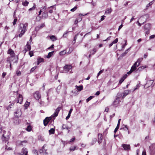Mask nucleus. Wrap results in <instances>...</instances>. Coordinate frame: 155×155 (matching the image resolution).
<instances>
[{
  "label": "nucleus",
  "mask_w": 155,
  "mask_h": 155,
  "mask_svg": "<svg viewBox=\"0 0 155 155\" xmlns=\"http://www.w3.org/2000/svg\"><path fill=\"white\" fill-rule=\"evenodd\" d=\"M28 25V24L27 23L25 24L21 23L19 25L18 28V31L20 33L18 35V36L20 38L27 31Z\"/></svg>",
  "instance_id": "obj_1"
},
{
  "label": "nucleus",
  "mask_w": 155,
  "mask_h": 155,
  "mask_svg": "<svg viewBox=\"0 0 155 155\" xmlns=\"http://www.w3.org/2000/svg\"><path fill=\"white\" fill-rule=\"evenodd\" d=\"M151 28V24L150 23L146 24L144 25V29L146 31L145 33V35H148L149 34Z\"/></svg>",
  "instance_id": "obj_2"
},
{
  "label": "nucleus",
  "mask_w": 155,
  "mask_h": 155,
  "mask_svg": "<svg viewBox=\"0 0 155 155\" xmlns=\"http://www.w3.org/2000/svg\"><path fill=\"white\" fill-rule=\"evenodd\" d=\"M150 153V155H154L155 153V147L153 144L151 145L149 147Z\"/></svg>",
  "instance_id": "obj_3"
},
{
  "label": "nucleus",
  "mask_w": 155,
  "mask_h": 155,
  "mask_svg": "<svg viewBox=\"0 0 155 155\" xmlns=\"http://www.w3.org/2000/svg\"><path fill=\"white\" fill-rule=\"evenodd\" d=\"M28 150L27 149L25 148H23L21 151V153H18V155H28Z\"/></svg>",
  "instance_id": "obj_4"
},
{
  "label": "nucleus",
  "mask_w": 155,
  "mask_h": 155,
  "mask_svg": "<svg viewBox=\"0 0 155 155\" xmlns=\"http://www.w3.org/2000/svg\"><path fill=\"white\" fill-rule=\"evenodd\" d=\"M15 116L17 118L20 117L21 115V110L19 109L17 110L14 113Z\"/></svg>",
  "instance_id": "obj_5"
},
{
  "label": "nucleus",
  "mask_w": 155,
  "mask_h": 155,
  "mask_svg": "<svg viewBox=\"0 0 155 155\" xmlns=\"http://www.w3.org/2000/svg\"><path fill=\"white\" fill-rule=\"evenodd\" d=\"M34 98L37 100H39L41 98V95L39 91H37L34 94Z\"/></svg>",
  "instance_id": "obj_6"
},
{
  "label": "nucleus",
  "mask_w": 155,
  "mask_h": 155,
  "mask_svg": "<svg viewBox=\"0 0 155 155\" xmlns=\"http://www.w3.org/2000/svg\"><path fill=\"white\" fill-rule=\"evenodd\" d=\"M51 117H47L43 120V124L45 126H47L48 123L51 120Z\"/></svg>",
  "instance_id": "obj_7"
},
{
  "label": "nucleus",
  "mask_w": 155,
  "mask_h": 155,
  "mask_svg": "<svg viewBox=\"0 0 155 155\" xmlns=\"http://www.w3.org/2000/svg\"><path fill=\"white\" fill-rule=\"evenodd\" d=\"M72 66L71 65H65L64 67V69L65 71V72H68L69 71V70L72 69Z\"/></svg>",
  "instance_id": "obj_8"
},
{
  "label": "nucleus",
  "mask_w": 155,
  "mask_h": 155,
  "mask_svg": "<svg viewBox=\"0 0 155 155\" xmlns=\"http://www.w3.org/2000/svg\"><path fill=\"white\" fill-rule=\"evenodd\" d=\"M31 49V46L30 45V42H27V44L26 46H25V52H26L27 51H30Z\"/></svg>",
  "instance_id": "obj_9"
},
{
  "label": "nucleus",
  "mask_w": 155,
  "mask_h": 155,
  "mask_svg": "<svg viewBox=\"0 0 155 155\" xmlns=\"http://www.w3.org/2000/svg\"><path fill=\"white\" fill-rule=\"evenodd\" d=\"M120 102V98L119 97H117L113 102V104L115 107L117 106Z\"/></svg>",
  "instance_id": "obj_10"
},
{
  "label": "nucleus",
  "mask_w": 155,
  "mask_h": 155,
  "mask_svg": "<svg viewBox=\"0 0 155 155\" xmlns=\"http://www.w3.org/2000/svg\"><path fill=\"white\" fill-rule=\"evenodd\" d=\"M17 99L18 100L17 103H19L21 104L23 100V98L22 95L20 94H19L18 95V96L17 97Z\"/></svg>",
  "instance_id": "obj_11"
},
{
  "label": "nucleus",
  "mask_w": 155,
  "mask_h": 155,
  "mask_svg": "<svg viewBox=\"0 0 155 155\" xmlns=\"http://www.w3.org/2000/svg\"><path fill=\"white\" fill-rule=\"evenodd\" d=\"M122 146L124 148V150H127L130 149V146L129 144H122Z\"/></svg>",
  "instance_id": "obj_12"
},
{
  "label": "nucleus",
  "mask_w": 155,
  "mask_h": 155,
  "mask_svg": "<svg viewBox=\"0 0 155 155\" xmlns=\"http://www.w3.org/2000/svg\"><path fill=\"white\" fill-rule=\"evenodd\" d=\"M16 100H14L12 102L11 101L9 103L11 104H9L8 106L7 107V109L8 110L11 108L13 107L14 104L16 102Z\"/></svg>",
  "instance_id": "obj_13"
},
{
  "label": "nucleus",
  "mask_w": 155,
  "mask_h": 155,
  "mask_svg": "<svg viewBox=\"0 0 155 155\" xmlns=\"http://www.w3.org/2000/svg\"><path fill=\"white\" fill-rule=\"evenodd\" d=\"M8 58H12V60H10L11 63L12 62H13V63H17L18 60V57H15V56L14 57H8Z\"/></svg>",
  "instance_id": "obj_14"
},
{
  "label": "nucleus",
  "mask_w": 155,
  "mask_h": 155,
  "mask_svg": "<svg viewBox=\"0 0 155 155\" xmlns=\"http://www.w3.org/2000/svg\"><path fill=\"white\" fill-rule=\"evenodd\" d=\"M102 136L101 134H99L98 135V142L100 144L102 141Z\"/></svg>",
  "instance_id": "obj_15"
},
{
  "label": "nucleus",
  "mask_w": 155,
  "mask_h": 155,
  "mask_svg": "<svg viewBox=\"0 0 155 155\" xmlns=\"http://www.w3.org/2000/svg\"><path fill=\"white\" fill-rule=\"evenodd\" d=\"M8 53L10 55L11 57H14L15 56V54L14 51L11 49H10L8 50Z\"/></svg>",
  "instance_id": "obj_16"
},
{
  "label": "nucleus",
  "mask_w": 155,
  "mask_h": 155,
  "mask_svg": "<svg viewBox=\"0 0 155 155\" xmlns=\"http://www.w3.org/2000/svg\"><path fill=\"white\" fill-rule=\"evenodd\" d=\"M153 83V81L152 80H149L147 81L145 85H147L148 87L150 86Z\"/></svg>",
  "instance_id": "obj_17"
},
{
  "label": "nucleus",
  "mask_w": 155,
  "mask_h": 155,
  "mask_svg": "<svg viewBox=\"0 0 155 155\" xmlns=\"http://www.w3.org/2000/svg\"><path fill=\"white\" fill-rule=\"evenodd\" d=\"M1 139L3 141L6 143L7 141H8V137L5 136L4 134H3L2 136Z\"/></svg>",
  "instance_id": "obj_18"
},
{
  "label": "nucleus",
  "mask_w": 155,
  "mask_h": 155,
  "mask_svg": "<svg viewBox=\"0 0 155 155\" xmlns=\"http://www.w3.org/2000/svg\"><path fill=\"white\" fill-rule=\"evenodd\" d=\"M14 123L16 125L20 123L19 120L18 118H14L13 120Z\"/></svg>",
  "instance_id": "obj_19"
},
{
  "label": "nucleus",
  "mask_w": 155,
  "mask_h": 155,
  "mask_svg": "<svg viewBox=\"0 0 155 155\" xmlns=\"http://www.w3.org/2000/svg\"><path fill=\"white\" fill-rule=\"evenodd\" d=\"M130 91L128 90H125L123 93V95L122 96L123 98L125 97L129 93Z\"/></svg>",
  "instance_id": "obj_20"
},
{
  "label": "nucleus",
  "mask_w": 155,
  "mask_h": 155,
  "mask_svg": "<svg viewBox=\"0 0 155 155\" xmlns=\"http://www.w3.org/2000/svg\"><path fill=\"white\" fill-rule=\"evenodd\" d=\"M55 127H54V128H52L51 129L49 130V132L50 134H54V133Z\"/></svg>",
  "instance_id": "obj_21"
},
{
  "label": "nucleus",
  "mask_w": 155,
  "mask_h": 155,
  "mask_svg": "<svg viewBox=\"0 0 155 155\" xmlns=\"http://www.w3.org/2000/svg\"><path fill=\"white\" fill-rule=\"evenodd\" d=\"M73 110V109H70L69 111L68 114V116L66 117V120H67L69 119V118H70L71 116V112Z\"/></svg>",
  "instance_id": "obj_22"
},
{
  "label": "nucleus",
  "mask_w": 155,
  "mask_h": 155,
  "mask_svg": "<svg viewBox=\"0 0 155 155\" xmlns=\"http://www.w3.org/2000/svg\"><path fill=\"white\" fill-rule=\"evenodd\" d=\"M54 52V51H52L49 52L47 56V58H49L51 57L53 55Z\"/></svg>",
  "instance_id": "obj_23"
},
{
  "label": "nucleus",
  "mask_w": 155,
  "mask_h": 155,
  "mask_svg": "<svg viewBox=\"0 0 155 155\" xmlns=\"http://www.w3.org/2000/svg\"><path fill=\"white\" fill-rule=\"evenodd\" d=\"M38 63L37 64L38 65L40 63L43 62L44 61V59L43 58H38L37 59Z\"/></svg>",
  "instance_id": "obj_24"
},
{
  "label": "nucleus",
  "mask_w": 155,
  "mask_h": 155,
  "mask_svg": "<svg viewBox=\"0 0 155 155\" xmlns=\"http://www.w3.org/2000/svg\"><path fill=\"white\" fill-rule=\"evenodd\" d=\"M42 17L44 18H47L48 16V12H44L42 13Z\"/></svg>",
  "instance_id": "obj_25"
},
{
  "label": "nucleus",
  "mask_w": 155,
  "mask_h": 155,
  "mask_svg": "<svg viewBox=\"0 0 155 155\" xmlns=\"http://www.w3.org/2000/svg\"><path fill=\"white\" fill-rule=\"evenodd\" d=\"M70 128V127H68V126L66 124H63L62 127V130L66 129L68 130Z\"/></svg>",
  "instance_id": "obj_26"
},
{
  "label": "nucleus",
  "mask_w": 155,
  "mask_h": 155,
  "mask_svg": "<svg viewBox=\"0 0 155 155\" xmlns=\"http://www.w3.org/2000/svg\"><path fill=\"white\" fill-rule=\"evenodd\" d=\"M76 88L78 91H81L83 89V86L82 85H80L79 86L76 85Z\"/></svg>",
  "instance_id": "obj_27"
},
{
  "label": "nucleus",
  "mask_w": 155,
  "mask_h": 155,
  "mask_svg": "<svg viewBox=\"0 0 155 155\" xmlns=\"http://www.w3.org/2000/svg\"><path fill=\"white\" fill-rule=\"evenodd\" d=\"M112 11V10L111 8H108L105 12V14H109Z\"/></svg>",
  "instance_id": "obj_28"
},
{
  "label": "nucleus",
  "mask_w": 155,
  "mask_h": 155,
  "mask_svg": "<svg viewBox=\"0 0 155 155\" xmlns=\"http://www.w3.org/2000/svg\"><path fill=\"white\" fill-rule=\"evenodd\" d=\"M50 38L51 40L53 41H55L57 39L56 38L54 35L50 36Z\"/></svg>",
  "instance_id": "obj_29"
},
{
  "label": "nucleus",
  "mask_w": 155,
  "mask_h": 155,
  "mask_svg": "<svg viewBox=\"0 0 155 155\" xmlns=\"http://www.w3.org/2000/svg\"><path fill=\"white\" fill-rule=\"evenodd\" d=\"M12 58H8L7 59V61H8V63H9L10 64V70L12 69V65H11V61H10V60H12Z\"/></svg>",
  "instance_id": "obj_30"
},
{
  "label": "nucleus",
  "mask_w": 155,
  "mask_h": 155,
  "mask_svg": "<svg viewBox=\"0 0 155 155\" xmlns=\"http://www.w3.org/2000/svg\"><path fill=\"white\" fill-rule=\"evenodd\" d=\"M97 50L96 48H94L91 51L90 53L92 55H94L95 54Z\"/></svg>",
  "instance_id": "obj_31"
},
{
  "label": "nucleus",
  "mask_w": 155,
  "mask_h": 155,
  "mask_svg": "<svg viewBox=\"0 0 155 155\" xmlns=\"http://www.w3.org/2000/svg\"><path fill=\"white\" fill-rule=\"evenodd\" d=\"M146 67L144 66H142L139 68L137 69V71H141L143 69L146 68Z\"/></svg>",
  "instance_id": "obj_32"
},
{
  "label": "nucleus",
  "mask_w": 155,
  "mask_h": 155,
  "mask_svg": "<svg viewBox=\"0 0 155 155\" xmlns=\"http://www.w3.org/2000/svg\"><path fill=\"white\" fill-rule=\"evenodd\" d=\"M32 127L30 125L28 126L27 128H26V130L28 131H30L31 130Z\"/></svg>",
  "instance_id": "obj_33"
},
{
  "label": "nucleus",
  "mask_w": 155,
  "mask_h": 155,
  "mask_svg": "<svg viewBox=\"0 0 155 155\" xmlns=\"http://www.w3.org/2000/svg\"><path fill=\"white\" fill-rule=\"evenodd\" d=\"M28 3V2L27 1H25V2H22V5L24 6H27Z\"/></svg>",
  "instance_id": "obj_34"
},
{
  "label": "nucleus",
  "mask_w": 155,
  "mask_h": 155,
  "mask_svg": "<svg viewBox=\"0 0 155 155\" xmlns=\"http://www.w3.org/2000/svg\"><path fill=\"white\" fill-rule=\"evenodd\" d=\"M66 53V51L65 50H64L60 52L59 53V54L60 55H63L64 54H65Z\"/></svg>",
  "instance_id": "obj_35"
},
{
  "label": "nucleus",
  "mask_w": 155,
  "mask_h": 155,
  "mask_svg": "<svg viewBox=\"0 0 155 155\" xmlns=\"http://www.w3.org/2000/svg\"><path fill=\"white\" fill-rule=\"evenodd\" d=\"M143 60V58H139L137 61V63H138L137 66H139L140 64V62L142 61Z\"/></svg>",
  "instance_id": "obj_36"
},
{
  "label": "nucleus",
  "mask_w": 155,
  "mask_h": 155,
  "mask_svg": "<svg viewBox=\"0 0 155 155\" xmlns=\"http://www.w3.org/2000/svg\"><path fill=\"white\" fill-rule=\"evenodd\" d=\"M97 141V139L96 138H94L93 139L92 142L91 143V145H93Z\"/></svg>",
  "instance_id": "obj_37"
},
{
  "label": "nucleus",
  "mask_w": 155,
  "mask_h": 155,
  "mask_svg": "<svg viewBox=\"0 0 155 155\" xmlns=\"http://www.w3.org/2000/svg\"><path fill=\"white\" fill-rule=\"evenodd\" d=\"M45 145H44L42 147V149L40 150L39 152L40 153H44V150H45Z\"/></svg>",
  "instance_id": "obj_38"
},
{
  "label": "nucleus",
  "mask_w": 155,
  "mask_h": 155,
  "mask_svg": "<svg viewBox=\"0 0 155 155\" xmlns=\"http://www.w3.org/2000/svg\"><path fill=\"white\" fill-rule=\"evenodd\" d=\"M94 97L93 96H90L86 100L87 103L89 101H90L92 98H93Z\"/></svg>",
  "instance_id": "obj_39"
},
{
  "label": "nucleus",
  "mask_w": 155,
  "mask_h": 155,
  "mask_svg": "<svg viewBox=\"0 0 155 155\" xmlns=\"http://www.w3.org/2000/svg\"><path fill=\"white\" fill-rule=\"evenodd\" d=\"M32 152L35 155H38V151L37 150H33Z\"/></svg>",
  "instance_id": "obj_40"
},
{
  "label": "nucleus",
  "mask_w": 155,
  "mask_h": 155,
  "mask_svg": "<svg viewBox=\"0 0 155 155\" xmlns=\"http://www.w3.org/2000/svg\"><path fill=\"white\" fill-rule=\"evenodd\" d=\"M119 126H120L119 125L117 124V126L115 128V129L114 131V133H115L117 131V130H118V129L119 128Z\"/></svg>",
  "instance_id": "obj_41"
},
{
  "label": "nucleus",
  "mask_w": 155,
  "mask_h": 155,
  "mask_svg": "<svg viewBox=\"0 0 155 155\" xmlns=\"http://www.w3.org/2000/svg\"><path fill=\"white\" fill-rule=\"evenodd\" d=\"M37 68V67L36 66L32 68L30 70V72L31 73L33 72Z\"/></svg>",
  "instance_id": "obj_42"
},
{
  "label": "nucleus",
  "mask_w": 155,
  "mask_h": 155,
  "mask_svg": "<svg viewBox=\"0 0 155 155\" xmlns=\"http://www.w3.org/2000/svg\"><path fill=\"white\" fill-rule=\"evenodd\" d=\"M76 148V146H75L74 147H70L69 148V150L71 151H74Z\"/></svg>",
  "instance_id": "obj_43"
},
{
  "label": "nucleus",
  "mask_w": 155,
  "mask_h": 155,
  "mask_svg": "<svg viewBox=\"0 0 155 155\" xmlns=\"http://www.w3.org/2000/svg\"><path fill=\"white\" fill-rule=\"evenodd\" d=\"M61 109L60 107H58L55 110V111L58 114L60 110Z\"/></svg>",
  "instance_id": "obj_44"
},
{
  "label": "nucleus",
  "mask_w": 155,
  "mask_h": 155,
  "mask_svg": "<svg viewBox=\"0 0 155 155\" xmlns=\"http://www.w3.org/2000/svg\"><path fill=\"white\" fill-rule=\"evenodd\" d=\"M69 32V31H66V32L64 33L63 35V37L64 38H66L68 36V33Z\"/></svg>",
  "instance_id": "obj_45"
},
{
  "label": "nucleus",
  "mask_w": 155,
  "mask_h": 155,
  "mask_svg": "<svg viewBox=\"0 0 155 155\" xmlns=\"http://www.w3.org/2000/svg\"><path fill=\"white\" fill-rule=\"evenodd\" d=\"M137 69V68L132 66L130 70L132 71V72L135 70Z\"/></svg>",
  "instance_id": "obj_46"
},
{
  "label": "nucleus",
  "mask_w": 155,
  "mask_h": 155,
  "mask_svg": "<svg viewBox=\"0 0 155 155\" xmlns=\"http://www.w3.org/2000/svg\"><path fill=\"white\" fill-rule=\"evenodd\" d=\"M153 1H152V2H150L149 4H148L146 6V8L147 9V8H148L149 6H150V5H152V4H153Z\"/></svg>",
  "instance_id": "obj_47"
},
{
  "label": "nucleus",
  "mask_w": 155,
  "mask_h": 155,
  "mask_svg": "<svg viewBox=\"0 0 155 155\" xmlns=\"http://www.w3.org/2000/svg\"><path fill=\"white\" fill-rule=\"evenodd\" d=\"M58 114L55 111L54 114L52 115L53 117H55L58 116Z\"/></svg>",
  "instance_id": "obj_48"
},
{
  "label": "nucleus",
  "mask_w": 155,
  "mask_h": 155,
  "mask_svg": "<svg viewBox=\"0 0 155 155\" xmlns=\"http://www.w3.org/2000/svg\"><path fill=\"white\" fill-rule=\"evenodd\" d=\"M104 71V70L103 69L101 71H100L97 74V77H98L101 74H102L103 72Z\"/></svg>",
  "instance_id": "obj_49"
},
{
  "label": "nucleus",
  "mask_w": 155,
  "mask_h": 155,
  "mask_svg": "<svg viewBox=\"0 0 155 155\" xmlns=\"http://www.w3.org/2000/svg\"><path fill=\"white\" fill-rule=\"evenodd\" d=\"M45 26V24L44 23H42L41 25L38 27L39 28H41Z\"/></svg>",
  "instance_id": "obj_50"
},
{
  "label": "nucleus",
  "mask_w": 155,
  "mask_h": 155,
  "mask_svg": "<svg viewBox=\"0 0 155 155\" xmlns=\"http://www.w3.org/2000/svg\"><path fill=\"white\" fill-rule=\"evenodd\" d=\"M17 21V18H15L14 20V21L13 22V25H15L16 24V22Z\"/></svg>",
  "instance_id": "obj_51"
},
{
  "label": "nucleus",
  "mask_w": 155,
  "mask_h": 155,
  "mask_svg": "<svg viewBox=\"0 0 155 155\" xmlns=\"http://www.w3.org/2000/svg\"><path fill=\"white\" fill-rule=\"evenodd\" d=\"M77 7L75 6L74 8L71 9V12H73L74 11H75V10H76V9H77Z\"/></svg>",
  "instance_id": "obj_52"
},
{
  "label": "nucleus",
  "mask_w": 155,
  "mask_h": 155,
  "mask_svg": "<svg viewBox=\"0 0 155 155\" xmlns=\"http://www.w3.org/2000/svg\"><path fill=\"white\" fill-rule=\"evenodd\" d=\"M35 5L34 4V6H33V7L32 8H30L28 10L29 11H31L32 10L34 9H35Z\"/></svg>",
  "instance_id": "obj_53"
},
{
  "label": "nucleus",
  "mask_w": 155,
  "mask_h": 155,
  "mask_svg": "<svg viewBox=\"0 0 155 155\" xmlns=\"http://www.w3.org/2000/svg\"><path fill=\"white\" fill-rule=\"evenodd\" d=\"M124 80V79L122 77L119 81V83L120 84H121Z\"/></svg>",
  "instance_id": "obj_54"
},
{
  "label": "nucleus",
  "mask_w": 155,
  "mask_h": 155,
  "mask_svg": "<svg viewBox=\"0 0 155 155\" xmlns=\"http://www.w3.org/2000/svg\"><path fill=\"white\" fill-rule=\"evenodd\" d=\"M118 41V38H116L114 41H113V42L114 44H116L117 43Z\"/></svg>",
  "instance_id": "obj_55"
},
{
  "label": "nucleus",
  "mask_w": 155,
  "mask_h": 155,
  "mask_svg": "<svg viewBox=\"0 0 155 155\" xmlns=\"http://www.w3.org/2000/svg\"><path fill=\"white\" fill-rule=\"evenodd\" d=\"M29 54L31 57L33 55V51H30L29 52Z\"/></svg>",
  "instance_id": "obj_56"
},
{
  "label": "nucleus",
  "mask_w": 155,
  "mask_h": 155,
  "mask_svg": "<svg viewBox=\"0 0 155 155\" xmlns=\"http://www.w3.org/2000/svg\"><path fill=\"white\" fill-rule=\"evenodd\" d=\"M78 34H79V33H78L77 34H76L75 35V36L74 37V40L76 41V40L77 38V37H78Z\"/></svg>",
  "instance_id": "obj_57"
},
{
  "label": "nucleus",
  "mask_w": 155,
  "mask_h": 155,
  "mask_svg": "<svg viewBox=\"0 0 155 155\" xmlns=\"http://www.w3.org/2000/svg\"><path fill=\"white\" fill-rule=\"evenodd\" d=\"M27 143V140H23L20 141V143L21 145H22V143Z\"/></svg>",
  "instance_id": "obj_58"
},
{
  "label": "nucleus",
  "mask_w": 155,
  "mask_h": 155,
  "mask_svg": "<svg viewBox=\"0 0 155 155\" xmlns=\"http://www.w3.org/2000/svg\"><path fill=\"white\" fill-rule=\"evenodd\" d=\"M126 52H124L122 54H121L120 55V56L121 57H124V56H125L126 55Z\"/></svg>",
  "instance_id": "obj_59"
},
{
  "label": "nucleus",
  "mask_w": 155,
  "mask_h": 155,
  "mask_svg": "<svg viewBox=\"0 0 155 155\" xmlns=\"http://www.w3.org/2000/svg\"><path fill=\"white\" fill-rule=\"evenodd\" d=\"M76 19L78 21H79V22H80V21H81L82 20V18L80 17H79L78 18H77Z\"/></svg>",
  "instance_id": "obj_60"
},
{
  "label": "nucleus",
  "mask_w": 155,
  "mask_h": 155,
  "mask_svg": "<svg viewBox=\"0 0 155 155\" xmlns=\"http://www.w3.org/2000/svg\"><path fill=\"white\" fill-rule=\"evenodd\" d=\"M137 62H135L134 64L133 65V66L135 67H136V68H137V67H138V66H137Z\"/></svg>",
  "instance_id": "obj_61"
},
{
  "label": "nucleus",
  "mask_w": 155,
  "mask_h": 155,
  "mask_svg": "<svg viewBox=\"0 0 155 155\" xmlns=\"http://www.w3.org/2000/svg\"><path fill=\"white\" fill-rule=\"evenodd\" d=\"M16 10H15V11L14 12V13H13V18H16Z\"/></svg>",
  "instance_id": "obj_62"
},
{
  "label": "nucleus",
  "mask_w": 155,
  "mask_h": 155,
  "mask_svg": "<svg viewBox=\"0 0 155 155\" xmlns=\"http://www.w3.org/2000/svg\"><path fill=\"white\" fill-rule=\"evenodd\" d=\"M75 140V138H71L70 140V142H73L74 140Z\"/></svg>",
  "instance_id": "obj_63"
},
{
  "label": "nucleus",
  "mask_w": 155,
  "mask_h": 155,
  "mask_svg": "<svg viewBox=\"0 0 155 155\" xmlns=\"http://www.w3.org/2000/svg\"><path fill=\"white\" fill-rule=\"evenodd\" d=\"M46 150H45H45H44V153H43L44 155H47L48 154V153L47 152H46Z\"/></svg>",
  "instance_id": "obj_64"
}]
</instances>
